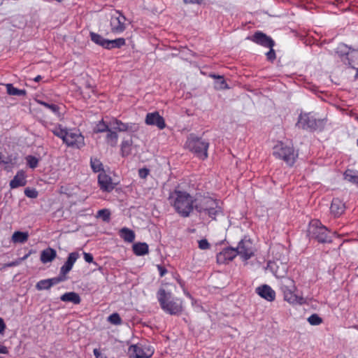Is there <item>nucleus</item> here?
<instances>
[{
  "mask_svg": "<svg viewBox=\"0 0 358 358\" xmlns=\"http://www.w3.org/2000/svg\"><path fill=\"white\" fill-rule=\"evenodd\" d=\"M169 201L180 216L188 217L195 209L196 197L187 191L175 189L169 194Z\"/></svg>",
  "mask_w": 358,
  "mask_h": 358,
  "instance_id": "obj_1",
  "label": "nucleus"
},
{
  "mask_svg": "<svg viewBox=\"0 0 358 358\" xmlns=\"http://www.w3.org/2000/svg\"><path fill=\"white\" fill-rule=\"evenodd\" d=\"M50 131L61 138L68 147L80 149L85 145V138L80 131L75 129H66L61 124L54 125Z\"/></svg>",
  "mask_w": 358,
  "mask_h": 358,
  "instance_id": "obj_2",
  "label": "nucleus"
},
{
  "mask_svg": "<svg viewBox=\"0 0 358 358\" xmlns=\"http://www.w3.org/2000/svg\"><path fill=\"white\" fill-rule=\"evenodd\" d=\"M195 210L199 213L208 215L209 217H215L222 213V202L209 196L196 197Z\"/></svg>",
  "mask_w": 358,
  "mask_h": 358,
  "instance_id": "obj_3",
  "label": "nucleus"
},
{
  "mask_svg": "<svg viewBox=\"0 0 358 358\" xmlns=\"http://www.w3.org/2000/svg\"><path fill=\"white\" fill-rule=\"evenodd\" d=\"M157 300L162 309L170 315H178L183 310L182 301L180 299H171V293L164 289H159L157 294Z\"/></svg>",
  "mask_w": 358,
  "mask_h": 358,
  "instance_id": "obj_4",
  "label": "nucleus"
},
{
  "mask_svg": "<svg viewBox=\"0 0 358 358\" xmlns=\"http://www.w3.org/2000/svg\"><path fill=\"white\" fill-rule=\"evenodd\" d=\"M280 289L283 294L284 300L290 304H303L306 303V299L303 296H298L296 294V287L294 281L285 278L280 280Z\"/></svg>",
  "mask_w": 358,
  "mask_h": 358,
  "instance_id": "obj_5",
  "label": "nucleus"
},
{
  "mask_svg": "<svg viewBox=\"0 0 358 358\" xmlns=\"http://www.w3.org/2000/svg\"><path fill=\"white\" fill-rule=\"evenodd\" d=\"M273 155L277 158L283 160L289 166H292L297 157L293 146L290 143L278 141L273 148Z\"/></svg>",
  "mask_w": 358,
  "mask_h": 358,
  "instance_id": "obj_6",
  "label": "nucleus"
},
{
  "mask_svg": "<svg viewBox=\"0 0 358 358\" xmlns=\"http://www.w3.org/2000/svg\"><path fill=\"white\" fill-rule=\"evenodd\" d=\"M185 147L201 159L208 157L209 143L201 138L190 136L185 143Z\"/></svg>",
  "mask_w": 358,
  "mask_h": 358,
  "instance_id": "obj_7",
  "label": "nucleus"
},
{
  "mask_svg": "<svg viewBox=\"0 0 358 358\" xmlns=\"http://www.w3.org/2000/svg\"><path fill=\"white\" fill-rule=\"evenodd\" d=\"M155 352L153 346L147 341H141L129 348L128 352L131 358H150Z\"/></svg>",
  "mask_w": 358,
  "mask_h": 358,
  "instance_id": "obj_8",
  "label": "nucleus"
},
{
  "mask_svg": "<svg viewBox=\"0 0 358 358\" xmlns=\"http://www.w3.org/2000/svg\"><path fill=\"white\" fill-rule=\"evenodd\" d=\"M127 19L119 10H115L110 14V31L115 34H120L127 28Z\"/></svg>",
  "mask_w": 358,
  "mask_h": 358,
  "instance_id": "obj_9",
  "label": "nucleus"
},
{
  "mask_svg": "<svg viewBox=\"0 0 358 358\" xmlns=\"http://www.w3.org/2000/svg\"><path fill=\"white\" fill-rule=\"evenodd\" d=\"M236 250L238 255H240L243 260L250 259L254 255L255 252L252 242L250 238H244L238 243Z\"/></svg>",
  "mask_w": 358,
  "mask_h": 358,
  "instance_id": "obj_10",
  "label": "nucleus"
},
{
  "mask_svg": "<svg viewBox=\"0 0 358 358\" xmlns=\"http://www.w3.org/2000/svg\"><path fill=\"white\" fill-rule=\"evenodd\" d=\"M267 269L273 273L276 278L281 279L285 278L288 266L287 263L282 262L278 259L276 261H269L267 264Z\"/></svg>",
  "mask_w": 358,
  "mask_h": 358,
  "instance_id": "obj_11",
  "label": "nucleus"
},
{
  "mask_svg": "<svg viewBox=\"0 0 358 358\" xmlns=\"http://www.w3.org/2000/svg\"><path fill=\"white\" fill-rule=\"evenodd\" d=\"M320 220H315V240H317L320 243H331V237L329 231L327 227L320 226Z\"/></svg>",
  "mask_w": 358,
  "mask_h": 358,
  "instance_id": "obj_12",
  "label": "nucleus"
},
{
  "mask_svg": "<svg viewBox=\"0 0 358 358\" xmlns=\"http://www.w3.org/2000/svg\"><path fill=\"white\" fill-rule=\"evenodd\" d=\"M145 122L148 125L156 126L159 129L166 127L164 119L158 112L148 113L146 115Z\"/></svg>",
  "mask_w": 358,
  "mask_h": 358,
  "instance_id": "obj_13",
  "label": "nucleus"
},
{
  "mask_svg": "<svg viewBox=\"0 0 358 358\" xmlns=\"http://www.w3.org/2000/svg\"><path fill=\"white\" fill-rule=\"evenodd\" d=\"M296 125L299 129L311 131L313 125V115L311 113H301Z\"/></svg>",
  "mask_w": 358,
  "mask_h": 358,
  "instance_id": "obj_14",
  "label": "nucleus"
},
{
  "mask_svg": "<svg viewBox=\"0 0 358 358\" xmlns=\"http://www.w3.org/2000/svg\"><path fill=\"white\" fill-rule=\"evenodd\" d=\"M255 292L262 299L268 302L275 299V292L268 285H262L255 289Z\"/></svg>",
  "mask_w": 358,
  "mask_h": 358,
  "instance_id": "obj_15",
  "label": "nucleus"
},
{
  "mask_svg": "<svg viewBox=\"0 0 358 358\" xmlns=\"http://www.w3.org/2000/svg\"><path fill=\"white\" fill-rule=\"evenodd\" d=\"M238 255L236 248H227L223 249L217 255V261L219 264H226L233 260Z\"/></svg>",
  "mask_w": 358,
  "mask_h": 358,
  "instance_id": "obj_16",
  "label": "nucleus"
},
{
  "mask_svg": "<svg viewBox=\"0 0 358 358\" xmlns=\"http://www.w3.org/2000/svg\"><path fill=\"white\" fill-rule=\"evenodd\" d=\"M251 41L265 48H273L274 41L273 39L261 31H257L252 36Z\"/></svg>",
  "mask_w": 358,
  "mask_h": 358,
  "instance_id": "obj_17",
  "label": "nucleus"
},
{
  "mask_svg": "<svg viewBox=\"0 0 358 358\" xmlns=\"http://www.w3.org/2000/svg\"><path fill=\"white\" fill-rule=\"evenodd\" d=\"M98 182L101 189L103 192H111L115 187V185L113 183L111 177L107 175L104 171H102L99 174Z\"/></svg>",
  "mask_w": 358,
  "mask_h": 358,
  "instance_id": "obj_18",
  "label": "nucleus"
},
{
  "mask_svg": "<svg viewBox=\"0 0 358 358\" xmlns=\"http://www.w3.org/2000/svg\"><path fill=\"white\" fill-rule=\"evenodd\" d=\"M79 258V253L77 252H71L64 265L60 268V274L66 275L71 271L74 264Z\"/></svg>",
  "mask_w": 358,
  "mask_h": 358,
  "instance_id": "obj_19",
  "label": "nucleus"
},
{
  "mask_svg": "<svg viewBox=\"0 0 358 358\" xmlns=\"http://www.w3.org/2000/svg\"><path fill=\"white\" fill-rule=\"evenodd\" d=\"M345 209V203L338 198H334L332 200L330 210L331 213L335 216L338 217L342 215Z\"/></svg>",
  "mask_w": 358,
  "mask_h": 358,
  "instance_id": "obj_20",
  "label": "nucleus"
},
{
  "mask_svg": "<svg viewBox=\"0 0 358 358\" xmlns=\"http://www.w3.org/2000/svg\"><path fill=\"white\" fill-rule=\"evenodd\" d=\"M110 128L118 131H127L132 129L134 124L124 123L120 120L113 118L109 122Z\"/></svg>",
  "mask_w": 358,
  "mask_h": 358,
  "instance_id": "obj_21",
  "label": "nucleus"
},
{
  "mask_svg": "<svg viewBox=\"0 0 358 358\" xmlns=\"http://www.w3.org/2000/svg\"><path fill=\"white\" fill-rule=\"evenodd\" d=\"M27 184L26 176L23 171H19L10 182L11 189L24 186Z\"/></svg>",
  "mask_w": 358,
  "mask_h": 358,
  "instance_id": "obj_22",
  "label": "nucleus"
},
{
  "mask_svg": "<svg viewBox=\"0 0 358 358\" xmlns=\"http://www.w3.org/2000/svg\"><path fill=\"white\" fill-rule=\"evenodd\" d=\"M57 257V252L52 248H47L41 252L40 259L43 264L52 262Z\"/></svg>",
  "mask_w": 358,
  "mask_h": 358,
  "instance_id": "obj_23",
  "label": "nucleus"
},
{
  "mask_svg": "<svg viewBox=\"0 0 358 358\" xmlns=\"http://www.w3.org/2000/svg\"><path fill=\"white\" fill-rule=\"evenodd\" d=\"M60 299L64 302H72L74 304H79L81 299L78 294L74 292H66L62 294Z\"/></svg>",
  "mask_w": 358,
  "mask_h": 358,
  "instance_id": "obj_24",
  "label": "nucleus"
},
{
  "mask_svg": "<svg viewBox=\"0 0 358 358\" xmlns=\"http://www.w3.org/2000/svg\"><path fill=\"white\" fill-rule=\"evenodd\" d=\"M134 253L137 256H143L149 252L148 245L146 243H136L133 245Z\"/></svg>",
  "mask_w": 358,
  "mask_h": 358,
  "instance_id": "obj_25",
  "label": "nucleus"
},
{
  "mask_svg": "<svg viewBox=\"0 0 358 358\" xmlns=\"http://www.w3.org/2000/svg\"><path fill=\"white\" fill-rule=\"evenodd\" d=\"M120 236L127 243H132L135 239V233L133 230L123 227L119 231Z\"/></svg>",
  "mask_w": 358,
  "mask_h": 358,
  "instance_id": "obj_26",
  "label": "nucleus"
},
{
  "mask_svg": "<svg viewBox=\"0 0 358 358\" xmlns=\"http://www.w3.org/2000/svg\"><path fill=\"white\" fill-rule=\"evenodd\" d=\"M29 238V233L27 231H17L13 233L11 241L13 243H24Z\"/></svg>",
  "mask_w": 358,
  "mask_h": 358,
  "instance_id": "obj_27",
  "label": "nucleus"
},
{
  "mask_svg": "<svg viewBox=\"0 0 358 358\" xmlns=\"http://www.w3.org/2000/svg\"><path fill=\"white\" fill-rule=\"evenodd\" d=\"M90 38L93 43L106 49L108 39L94 32H90Z\"/></svg>",
  "mask_w": 358,
  "mask_h": 358,
  "instance_id": "obj_28",
  "label": "nucleus"
},
{
  "mask_svg": "<svg viewBox=\"0 0 358 358\" xmlns=\"http://www.w3.org/2000/svg\"><path fill=\"white\" fill-rule=\"evenodd\" d=\"M106 141L107 144L112 147H115L117 144L118 141V135L117 134L113 131L110 128L106 131Z\"/></svg>",
  "mask_w": 358,
  "mask_h": 358,
  "instance_id": "obj_29",
  "label": "nucleus"
},
{
  "mask_svg": "<svg viewBox=\"0 0 358 358\" xmlns=\"http://www.w3.org/2000/svg\"><path fill=\"white\" fill-rule=\"evenodd\" d=\"M6 91L9 95L11 96H25L27 94V92L25 90H20L15 87L13 84L8 83L6 84Z\"/></svg>",
  "mask_w": 358,
  "mask_h": 358,
  "instance_id": "obj_30",
  "label": "nucleus"
},
{
  "mask_svg": "<svg viewBox=\"0 0 358 358\" xmlns=\"http://www.w3.org/2000/svg\"><path fill=\"white\" fill-rule=\"evenodd\" d=\"M210 77L216 79L215 82V88L218 90L229 89V87L227 84L225 80L222 76L210 75Z\"/></svg>",
  "mask_w": 358,
  "mask_h": 358,
  "instance_id": "obj_31",
  "label": "nucleus"
},
{
  "mask_svg": "<svg viewBox=\"0 0 358 358\" xmlns=\"http://www.w3.org/2000/svg\"><path fill=\"white\" fill-rule=\"evenodd\" d=\"M125 45V39L124 38H118L113 40L108 39L106 49L111 50L113 48H120Z\"/></svg>",
  "mask_w": 358,
  "mask_h": 358,
  "instance_id": "obj_32",
  "label": "nucleus"
},
{
  "mask_svg": "<svg viewBox=\"0 0 358 358\" xmlns=\"http://www.w3.org/2000/svg\"><path fill=\"white\" fill-rule=\"evenodd\" d=\"M132 140H124L121 143V153L123 157L128 156L131 152Z\"/></svg>",
  "mask_w": 358,
  "mask_h": 358,
  "instance_id": "obj_33",
  "label": "nucleus"
},
{
  "mask_svg": "<svg viewBox=\"0 0 358 358\" xmlns=\"http://www.w3.org/2000/svg\"><path fill=\"white\" fill-rule=\"evenodd\" d=\"M110 129L109 122H105L103 120L99 121L94 128L95 133L106 132Z\"/></svg>",
  "mask_w": 358,
  "mask_h": 358,
  "instance_id": "obj_34",
  "label": "nucleus"
},
{
  "mask_svg": "<svg viewBox=\"0 0 358 358\" xmlns=\"http://www.w3.org/2000/svg\"><path fill=\"white\" fill-rule=\"evenodd\" d=\"M37 103L41 106L50 110L54 114L59 115V108L57 105L53 103H48L41 100H37Z\"/></svg>",
  "mask_w": 358,
  "mask_h": 358,
  "instance_id": "obj_35",
  "label": "nucleus"
},
{
  "mask_svg": "<svg viewBox=\"0 0 358 358\" xmlns=\"http://www.w3.org/2000/svg\"><path fill=\"white\" fill-rule=\"evenodd\" d=\"M90 165H91L92 169L94 172H100V171L102 172V171H103V164L100 162V160L98 159L91 158Z\"/></svg>",
  "mask_w": 358,
  "mask_h": 358,
  "instance_id": "obj_36",
  "label": "nucleus"
},
{
  "mask_svg": "<svg viewBox=\"0 0 358 358\" xmlns=\"http://www.w3.org/2000/svg\"><path fill=\"white\" fill-rule=\"evenodd\" d=\"M108 322L114 325H120L122 320L118 313H114L108 317Z\"/></svg>",
  "mask_w": 358,
  "mask_h": 358,
  "instance_id": "obj_37",
  "label": "nucleus"
},
{
  "mask_svg": "<svg viewBox=\"0 0 358 358\" xmlns=\"http://www.w3.org/2000/svg\"><path fill=\"white\" fill-rule=\"evenodd\" d=\"M97 217L101 218L104 222H108L110 217V212L108 209H101L97 212Z\"/></svg>",
  "mask_w": 358,
  "mask_h": 358,
  "instance_id": "obj_38",
  "label": "nucleus"
},
{
  "mask_svg": "<svg viewBox=\"0 0 358 358\" xmlns=\"http://www.w3.org/2000/svg\"><path fill=\"white\" fill-rule=\"evenodd\" d=\"M345 178L348 181L355 183L358 185V175L355 174L352 171H346L345 173Z\"/></svg>",
  "mask_w": 358,
  "mask_h": 358,
  "instance_id": "obj_39",
  "label": "nucleus"
},
{
  "mask_svg": "<svg viewBox=\"0 0 358 358\" xmlns=\"http://www.w3.org/2000/svg\"><path fill=\"white\" fill-rule=\"evenodd\" d=\"M36 287L38 290L48 289L51 287V284L48 279L41 280L37 282Z\"/></svg>",
  "mask_w": 358,
  "mask_h": 358,
  "instance_id": "obj_40",
  "label": "nucleus"
},
{
  "mask_svg": "<svg viewBox=\"0 0 358 358\" xmlns=\"http://www.w3.org/2000/svg\"><path fill=\"white\" fill-rule=\"evenodd\" d=\"M349 50L350 48L345 44L341 43L339 44L338 46L336 48V53L341 56L343 57L344 55H348L349 54Z\"/></svg>",
  "mask_w": 358,
  "mask_h": 358,
  "instance_id": "obj_41",
  "label": "nucleus"
},
{
  "mask_svg": "<svg viewBox=\"0 0 358 358\" xmlns=\"http://www.w3.org/2000/svg\"><path fill=\"white\" fill-rule=\"evenodd\" d=\"M26 160H27L28 166L31 169L36 168L38 164V159L34 156H31V155L27 156L26 157Z\"/></svg>",
  "mask_w": 358,
  "mask_h": 358,
  "instance_id": "obj_42",
  "label": "nucleus"
},
{
  "mask_svg": "<svg viewBox=\"0 0 358 358\" xmlns=\"http://www.w3.org/2000/svg\"><path fill=\"white\" fill-rule=\"evenodd\" d=\"M24 194L31 199H35L38 196V192L34 188H26L24 189Z\"/></svg>",
  "mask_w": 358,
  "mask_h": 358,
  "instance_id": "obj_43",
  "label": "nucleus"
},
{
  "mask_svg": "<svg viewBox=\"0 0 358 358\" xmlns=\"http://www.w3.org/2000/svg\"><path fill=\"white\" fill-rule=\"evenodd\" d=\"M66 279V277L59 273L58 277L52 278L48 279L50 283L51 284V287L54 285H56L60 282L64 281Z\"/></svg>",
  "mask_w": 358,
  "mask_h": 358,
  "instance_id": "obj_44",
  "label": "nucleus"
},
{
  "mask_svg": "<svg viewBox=\"0 0 358 358\" xmlns=\"http://www.w3.org/2000/svg\"><path fill=\"white\" fill-rule=\"evenodd\" d=\"M199 248L201 250H206L210 248V244L206 239H201L199 241Z\"/></svg>",
  "mask_w": 358,
  "mask_h": 358,
  "instance_id": "obj_45",
  "label": "nucleus"
},
{
  "mask_svg": "<svg viewBox=\"0 0 358 358\" xmlns=\"http://www.w3.org/2000/svg\"><path fill=\"white\" fill-rule=\"evenodd\" d=\"M315 125L316 126V127H315V130L318 129L322 131L325 125L324 119L318 120L317 122L315 120Z\"/></svg>",
  "mask_w": 358,
  "mask_h": 358,
  "instance_id": "obj_46",
  "label": "nucleus"
},
{
  "mask_svg": "<svg viewBox=\"0 0 358 358\" xmlns=\"http://www.w3.org/2000/svg\"><path fill=\"white\" fill-rule=\"evenodd\" d=\"M150 170L146 168L140 169L138 176L141 178L145 179L149 174Z\"/></svg>",
  "mask_w": 358,
  "mask_h": 358,
  "instance_id": "obj_47",
  "label": "nucleus"
},
{
  "mask_svg": "<svg viewBox=\"0 0 358 358\" xmlns=\"http://www.w3.org/2000/svg\"><path fill=\"white\" fill-rule=\"evenodd\" d=\"M83 257H84V259L87 263H94V264H96V263L94 262V261H93L94 258H93V256H92V254L84 252H83Z\"/></svg>",
  "mask_w": 358,
  "mask_h": 358,
  "instance_id": "obj_48",
  "label": "nucleus"
},
{
  "mask_svg": "<svg viewBox=\"0 0 358 358\" xmlns=\"http://www.w3.org/2000/svg\"><path fill=\"white\" fill-rule=\"evenodd\" d=\"M270 50L266 53V57L268 60L273 61L275 59V52L273 48H269Z\"/></svg>",
  "mask_w": 358,
  "mask_h": 358,
  "instance_id": "obj_49",
  "label": "nucleus"
},
{
  "mask_svg": "<svg viewBox=\"0 0 358 358\" xmlns=\"http://www.w3.org/2000/svg\"><path fill=\"white\" fill-rule=\"evenodd\" d=\"M93 352L96 358H107L99 349H94Z\"/></svg>",
  "mask_w": 358,
  "mask_h": 358,
  "instance_id": "obj_50",
  "label": "nucleus"
},
{
  "mask_svg": "<svg viewBox=\"0 0 358 358\" xmlns=\"http://www.w3.org/2000/svg\"><path fill=\"white\" fill-rule=\"evenodd\" d=\"M157 268L161 277L164 276L167 273V270L160 265H157Z\"/></svg>",
  "mask_w": 358,
  "mask_h": 358,
  "instance_id": "obj_51",
  "label": "nucleus"
},
{
  "mask_svg": "<svg viewBox=\"0 0 358 358\" xmlns=\"http://www.w3.org/2000/svg\"><path fill=\"white\" fill-rule=\"evenodd\" d=\"M6 324L2 318H0V334H3L6 329Z\"/></svg>",
  "mask_w": 358,
  "mask_h": 358,
  "instance_id": "obj_52",
  "label": "nucleus"
},
{
  "mask_svg": "<svg viewBox=\"0 0 358 358\" xmlns=\"http://www.w3.org/2000/svg\"><path fill=\"white\" fill-rule=\"evenodd\" d=\"M20 264V261L19 259H17L15 261L8 263L6 264V266L7 267L16 266L19 265Z\"/></svg>",
  "mask_w": 358,
  "mask_h": 358,
  "instance_id": "obj_53",
  "label": "nucleus"
},
{
  "mask_svg": "<svg viewBox=\"0 0 358 358\" xmlns=\"http://www.w3.org/2000/svg\"><path fill=\"white\" fill-rule=\"evenodd\" d=\"M8 353V350L7 347H6L5 345L0 343V354L6 355Z\"/></svg>",
  "mask_w": 358,
  "mask_h": 358,
  "instance_id": "obj_54",
  "label": "nucleus"
},
{
  "mask_svg": "<svg viewBox=\"0 0 358 358\" xmlns=\"http://www.w3.org/2000/svg\"><path fill=\"white\" fill-rule=\"evenodd\" d=\"M32 253H34V251L32 250H30L27 254L24 255L22 257L19 258L18 259L20 261V263L26 260Z\"/></svg>",
  "mask_w": 358,
  "mask_h": 358,
  "instance_id": "obj_55",
  "label": "nucleus"
},
{
  "mask_svg": "<svg viewBox=\"0 0 358 358\" xmlns=\"http://www.w3.org/2000/svg\"><path fill=\"white\" fill-rule=\"evenodd\" d=\"M322 322V319L315 314V325H319Z\"/></svg>",
  "mask_w": 358,
  "mask_h": 358,
  "instance_id": "obj_56",
  "label": "nucleus"
},
{
  "mask_svg": "<svg viewBox=\"0 0 358 358\" xmlns=\"http://www.w3.org/2000/svg\"><path fill=\"white\" fill-rule=\"evenodd\" d=\"M10 159H6V160L3 159L2 154L0 152V163L4 164H8V163H10Z\"/></svg>",
  "mask_w": 358,
  "mask_h": 358,
  "instance_id": "obj_57",
  "label": "nucleus"
},
{
  "mask_svg": "<svg viewBox=\"0 0 358 358\" xmlns=\"http://www.w3.org/2000/svg\"><path fill=\"white\" fill-rule=\"evenodd\" d=\"M186 3H199V0H183Z\"/></svg>",
  "mask_w": 358,
  "mask_h": 358,
  "instance_id": "obj_58",
  "label": "nucleus"
},
{
  "mask_svg": "<svg viewBox=\"0 0 358 358\" xmlns=\"http://www.w3.org/2000/svg\"><path fill=\"white\" fill-rule=\"evenodd\" d=\"M308 321L311 325H313V314L308 317Z\"/></svg>",
  "mask_w": 358,
  "mask_h": 358,
  "instance_id": "obj_59",
  "label": "nucleus"
},
{
  "mask_svg": "<svg viewBox=\"0 0 358 358\" xmlns=\"http://www.w3.org/2000/svg\"><path fill=\"white\" fill-rule=\"evenodd\" d=\"M41 78H41V76H37L36 77H35V78H34V80L35 82H39V81L41 80Z\"/></svg>",
  "mask_w": 358,
  "mask_h": 358,
  "instance_id": "obj_60",
  "label": "nucleus"
},
{
  "mask_svg": "<svg viewBox=\"0 0 358 358\" xmlns=\"http://www.w3.org/2000/svg\"><path fill=\"white\" fill-rule=\"evenodd\" d=\"M186 295H187V296H189V297H190V295H189V293H186Z\"/></svg>",
  "mask_w": 358,
  "mask_h": 358,
  "instance_id": "obj_61",
  "label": "nucleus"
},
{
  "mask_svg": "<svg viewBox=\"0 0 358 358\" xmlns=\"http://www.w3.org/2000/svg\"><path fill=\"white\" fill-rule=\"evenodd\" d=\"M314 41H315V42L317 41V38H316L315 37V38H314Z\"/></svg>",
  "mask_w": 358,
  "mask_h": 358,
  "instance_id": "obj_62",
  "label": "nucleus"
},
{
  "mask_svg": "<svg viewBox=\"0 0 358 358\" xmlns=\"http://www.w3.org/2000/svg\"><path fill=\"white\" fill-rule=\"evenodd\" d=\"M0 358H1V357H0Z\"/></svg>",
  "mask_w": 358,
  "mask_h": 358,
  "instance_id": "obj_63",
  "label": "nucleus"
}]
</instances>
